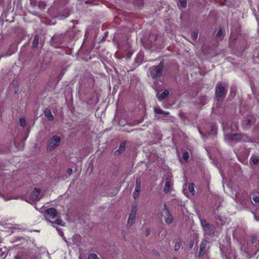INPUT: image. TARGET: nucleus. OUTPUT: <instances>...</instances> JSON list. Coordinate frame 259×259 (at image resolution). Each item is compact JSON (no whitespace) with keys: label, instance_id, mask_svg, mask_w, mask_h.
Masks as SVG:
<instances>
[{"label":"nucleus","instance_id":"obj_2","mask_svg":"<svg viewBox=\"0 0 259 259\" xmlns=\"http://www.w3.org/2000/svg\"><path fill=\"white\" fill-rule=\"evenodd\" d=\"M226 84L224 82H219L215 88V95L218 101L222 100L226 96L227 90L226 89Z\"/></svg>","mask_w":259,"mask_h":259},{"label":"nucleus","instance_id":"obj_31","mask_svg":"<svg viewBox=\"0 0 259 259\" xmlns=\"http://www.w3.org/2000/svg\"><path fill=\"white\" fill-rule=\"evenodd\" d=\"M222 32H222V28H220L217 33L216 36L218 37L221 36L222 35Z\"/></svg>","mask_w":259,"mask_h":259},{"label":"nucleus","instance_id":"obj_17","mask_svg":"<svg viewBox=\"0 0 259 259\" xmlns=\"http://www.w3.org/2000/svg\"><path fill=\"white\" fill-rule=\"evenodd\" d=\"M49 222L52 224L53 226L55 227L54 224H57L60 226H64L63 222L62 220L60 219H57L55 221L52 222L49 221Z\"/></svg>","mask_w":259,"mask_h":259},{"label":"nucleus","instance_id":"obj_22","mask_svg":"<svg viewBox=\"0 0 259 259\" xmlns=\"http://www.w3.org/2000/svg\"><path fill=\"white\" fill-rule=\"evenodd\" d=\"M19 125L20 126L24 127L26 125V120L24 118H20L19 119Z\"/></svg>","mask_w":259,"mask_h":259},{"label":"nucleus","instance_id":"obj_24","mask_svg":"<svg viewBox=\"0 0 259 259\" xmlns=\"http://www.w3.org/2000/svg\"><path fill=\"white\" fill-rule=\"evenodd\" d=\"M89 259H100L95 253H92L88 255Z\"/></svg>","mask_w":259,"mask_h":259},{"label":"nucleus","instance_id":"obj_9","mask_svg":"<svg viewBox=\"0 0 259 259\" xmlns=\"http://www.w3.org/2000/svg\"><path fill=\"white\" fill-rule=\"evenodd\" d=\"M207 242L206 241H203L200 245V250L198 253L199 256L201 257L203 255L204 253L205 252V250L207 247Z\"/></svg>","mask_w":259,"mask_h":259},{"label":"nucleus","instance_id":"obj_11","mask_svg":"<svg viewBox=\"0 0 259 259\" xmlns=\"http://www.w3.org/2000/svg\"><path fill=\"white\" fill-rule=\"evenodd\" d=\"M137 213L131 212L129 215L128 221H127V225L130 227L134 223L135 221V219L136 217Z\"/></svg>","mask_w":259,"mask_h":259},{"label":"nucleus","instance_id":"obj_5","mask_svg":"<svg viewBox=\"0 0 259 259\" xmlns=\"http://www.w3.org/2000/svg\"><path fill=\"white\" fill-rule=\"evenodd\" d=\"M40 192L41 190L39 188H35L31 192L30 195L28 198V200H27L26 201L30 203H32L39 201L40 199L39 197Z\"/></svg>","mask_w":259,"mask_h":259},{"label":"nucleus","instance_id":"obj_32","mask_svg":"<svg viewBox=\"0 0 259 259\" xmlns=\"http://www.w3.org/2000/svg\"><path fill=\"white\" fill-rule=\"evenodd\" d=\"M253 200L256 202L259 203V196H254L252 197Z\"/></svg>","mask_w":259,"mask_h":259},{"label":"nucleus","instance_id":"obj_40","mask_svg":"<svg viewBox=\"0 0 259 259\" xmlns=\"http://www.w3.org/2000/svg\"><path fill=\"white\" fill-rule=\"evenodd\" d=\"M153 253L155 254V255H159V253L158 252H157L156 251H153Z\"/></svg>","mask_w":259,"mask_h":259},{"label":"nucleus","instance_id":"obj_10","mask_svg":"<svg viewBox=\"0 0 259 259\" xmlns=\"http://www.w3.org/2000/svg\"><path fill=\"white\" fill-rule=\"evenodd\" d=\"M164 213L165 221L167 224H169L173 221V217L170 214L169 210H166V212H163Z\"/></svg>","mask_w":259,"mask_h":259},{"label":"nucleus","instance_id":"obj_27","mask_svg":"<svg viewBox=\"0 0 259 259\" xmlns=\"http://www.w3.org/2000/svg\"><path fill=\"white\" fill-rule=\"evenodd\" d=\"M154 110L156 114H162L163 113V110L160 108H154Z\"/></svg>","mask_w":259,"mask_h":259},{"label":"nucleus","instance_id":"obj_7","mask_svg":"<svg viewBox=\"0 0 259 259\" xmlns=\"http://www.w3.org/2000/svg\"><path fill=\"white\" fill-rule=\"evenodd\" d=\"M203 229L204 231L205 235L211 236L214 234V228L209 224H206L204 226V228Z\"/></svg>","mask_w":259,"mask_h":259},{"label":"nucleus","instance_id":"obj_35","mask_svg":"<svg viewBox=\"0 0 259 259\" xmlns=\"http://www.w3.org/2000/svg\"><path fill=\"white\" fill-rule=\"evenodd\" d=\"M251 123V119H247V122H246V125H247V126H249V125H250Z\"/></svg>","mask_w":259,"mask_h":259},{"label":"nucleus","instance_id":"obj_26","mask_svg":"<svg viewBox=\"0 0 259 259\" xmlns=\"http://www.w3.org/2000/svg\"><path fill=\"white\" fill-rule=\"evenodd\" d=\"M181 246V243L180 242H177L175 245V251H178Z\"/></svg>","mask_w":259,"mask_h":259},{"label":"nucleus","instance_id":"obj_8","mask_svg":"<svg viewBox=\"0 0 259 259\" xmlns=\"http://www.w3.org/2000/svg\"><path fill=\"white\" fill-rule=\"evenodd\" d=\"M171 186V179L167 177L165 179V184L163 188V191L165 193H168L169 192Z\"/></svg>","mask_w":259,"mask_h":259},{"label":"nucleus","instance_id":"obj_20","mask_svg":"<svg viewBox=\"0 0 259 259\" xmlns=\"http://www.w3.org/2000/svg\"><path fill=\"white\" fill-rule=\"evenodd\" d=\"M188 190L193 195L195 194V190L194 188V184L190 183L188 186Z\"/></svg>","mask_w":259,"mask_h":259},{"label":"nucleus","instance_id":"obj_39","mask_svg":"<svg viewBox=\"0 0 259 259\" xmlns=\"http://www.w3.org/2000/svg\"><path fill=\"white\" fill-rule=\"evenodd\" d=\"M14 259H21V256L19 255H17L15 256Z\"/></svg>","mask_w":259,"mask_h":259},{"label":"nucleus","instance_id":"obj_36","mask_svg":"<svg viewBox=\"0 0 259 259\" xmlns=\"http://www.w3.org/2000/svg\"><path fill=\"white\" fill-rule=\"evenodd\" d=\"M67 173L69 175L72 174V169L71 168H68V169H67Z\"/></svg>","mask_w":259,"mask_h":259},{"label":"nucleus","instance_id":"obj_44","mask_svg":"<svg viewBox=\"0 0 259 259\" xmlns=\"http://www.w3.org/2000/svg\"><path fill=\"white\" fill-rule=\"evenodd\" d=\"M173 259H177L176 257H174Z\"/></svg>","mask_w":259,"mask_h":259},{"label":"nucleus","instance_id":"obj_3","mask_svg":"<svg viewBox=\"0 0 259 259\" xmlns=\"http://www.w3.org/2000/svg\"><path fill=\"white\" fill-rule=\"evenodd\" d=\"M61 138L57 135L51 136L48 141L47 150L48 152H52L60 144Z\"/></svg>","mask_w":259,"mask_h":259},{"label":"nucleus","instance_id":"obj_29","mask_svg":"<svg viewBox=\"0 0 259 259\" xmlns=\"http://www.w3.org/2000/svg\"><path fill=\"white\" fill-rule=\"evenodd\" d=\"M198 33L197 31H194L192 34V37L193 39H196L198 37Z\"/></svg>","mask_w":259,"mask_h":259},{"label":"nucleus","instance_id":"obj_6","mask_svg":"<svg viewBox=\"0 0 259 259\" xmlns=\"http://www.w3.org/2000/svg\"><path fill=\"white\" fill-rule=\"evenodd\" d=\"M57 215V211L54 208H49L47 209L44 213V215L47 221L49 219H54Z\"/></svg>","mask_w":259,"mask_h":259},{"label":"nucleus","instance_id":"obj_14","mask_svg":"<svg viewBox=\"0 0 259 259\" xmlns=\"http://www.w3.org/2000/svg\"><path fill=\"white\" fill-rule=\"evenodd\" d=\"M45 114L49 121H53L54 120V116L50 110L48 111L46 110L45 112Z\"/></svg>","mask_w":259,"mask_h":259},{"label":"nucleus","instance_id":"obj_25","mask_svg":"<svg viewBox=\"0 0 259 259\" xmlns=\"http://www.w3.org/2000/svg\"><path fill=\"white\" fill-rule=\"evenodd\" d=\"M137 203L136 202L132 205V209L131 212L137 213Z\"/></svg>","mask_w":259,"mask_h":259},{"label":"nucleus","instance_id":"obj_30","mask_svg":"<svg viewBox=\"0 0 259 259\" xmlns=\"http://www.w3.org/2000/svg\"><path fill=\"white\" fill-rule=\"evenodd\" d=\"M141 179L140 178H137L136 181V186H139L141 188Z\"/></svg>","mask_w":259,"mask_h":259},{"label":"nucleus","instance_id":"obj_43","mask_svg":"<svg viewBox=\"0 0 259 259\" xmlns=\"http://www.w3.org/2000/svg\"><path fill=\"white\" fill-rule=\"evenodd\" d=\"M191 247H192V246H193V244H191Z\"/></svg>","mask_w":259,"mask_h":259},{"label":"nucleus","instance_id":"obj_16","mask_svg":"<svg viewBox=\"0 0 259 259\" xmlns=\"http://www.w3.org/2000/svg\"><path fill=\"white\" fill-rule=\"evenodd\" d=\"M250 161L254 165H257L259 163V157L257 156H252L250 159Z\"/></svg>","mask_w":259,"mask_h":259},{"label":"nucleus","instance_id":"obj_18","mask_svg":"<svg viewBox=\"0 0 259 259\" xmlns=\"http://www.w3.org/2000/svg\"><path fill=\"white\" fill-rule=\"evenodd\" d=\"M190 157V155L189 153L187 151H185L183 152L182 156V158L185 160L186 162L188 161V159Z\"/></svg>","mask_w":259,"mask_h":259},{"label":"nucleus","instance_id":"obj_21","mask_svg":"<svg viewBox=\"0 0 259 259\" xmlns=\"http://www.w3.org/2000/svg\"><path fill=\"white\" fill-rule=\"evenodd\" d=\"M125 143L124 142H122L120 144L119 148L118 149V151L119 152V153L122 152L124 151L125 149Z\"/></svg>","mask_w":259,"mask_h":259},{"label":"nucleus","instance_id":"obj_34","mask_svg":"<svg viewBox=\"0 0 259 259\" xmlns=\"http://www.w3.org/2000/svg\"><path fill=\"white\" fill-rule=\"evenodd\" d=\"M166 210H169V209L167 206V205L166 204H164L163 205V211H165L164 212H166Z\"/></svg>","mask_w":259,"mask_h":259},{"label":"nucleus","instance_id":"obj_37","mask_svg":"<svg viewBox=\"0 0 259 259\" xmlns=\"http://www.w3.org/2000/svg\"><path fill=\"white\" fill-rule=\"evenodd\" d=\"M169 114V113L168 112H166V111H163V113H162V114H164L165 116L168 115Z\"/></svg>","mask_w":259,"mask_h":259},{"label":"nucleus","instance_id":"obj_41","mask_svg":"<svg viewBox=\"0 0 259 259\" xmlns=\"http://www.w3.org/2000/svg\"><path fill=\"white\" fill-rule=\"evenodd\" d=\"M143 4H144V2H143V1H142V2H141V5H143Z\"/></svg>","mask_w":259,"mask_h":259},{"label":"nucleus","instance_id":"obj_23","mask_svg":"<svg viewBox=\"0 0 259 259\" xmlns=\"http://www.w3.org/2000/svg\"><path fill=\"white\" fill-rule=\"evenodd\" d=\"M180 6L182 8H185L187 6V1L186 0H179Z\"/></svg>","mask_w":259,"mask_h":259},{"label":"nucleus","instance_id":"obj_19","mask_svg":"<svg viewBox=\"0 0 259 259\" xmlns=\"http://www.w3.org/2000/svg\"><path fill=\"white\" fill-rule=\"evenodd\" d=\"M211 132L212 134L216 135L217 133V126L216 123H212L211 125Z\"/></svg>","mask_w":259,"mask_h":259},{"label":"nucleus","instance_id":"obj_42","mask_svg":"<svg viewBox=\"0 0 259 259\" xmlns=\"http://www.w3.org/2000/svg\"><path fill=\"white\" fill-rule=\"evenodd\" d=\"M191 247H192V246H193V244H191Z\"/></svg>","mask_w":259,"mask_h":259},{"label":"nucleus","instance_id":"obj_1","mask_svg":"<svg viewBox=\"0 0 259 259\" xmlns=\"http://www.w3.org/2000/svg\"><path fill=\"white\" fill-rule=\"evenodd\" d=\"M164 66V62L161 61L158 65L153 66L150 68V74L153 79L159 78L162 76Z\"/></svg>","mask_w":259,"mask_h":259},{"label":"nucleus","instance_id":"obj_12","mask_svg":"<svg viewBox=\"0 0 259 259\" xmlns=\"http://www.w3.org/2000/svg\"><path fill=\"white\" fill-rule=\"evenodd\" d=\"M169 94V92L168 90H165L161 94H157L158 99L159 101H161L163 99H165L168 96Z\"/></svg>","mask_w":259,"mask_h":259},{"label":"nucleus","instance_id":"obj_15","mask_svg":"<svg viewBox=\"0 0 259 259\" xmlns=\"http://www.w3.org/2000/svg\"><path fill=\"white\" fill-rule=\"evenodd\" d=\"M38 40H39V36L38 34H36L34 36L33 41L32 42V47L33 48H36L38 44Z\"/></svg>","mask_w":259,"mask_h":259},{"label":"nucleus","instance_id":"obj_4","mask_svg":"<svg viewBox=\"0 0 259 259\" xmlns=\"http://www.w3.org/2000/svg\"><path fill=\"white\" fill-rule=\"evenodd\" d=\"M227 139L231 141L249 142L250 141L249 138L246 135L242 133L229 134L227 135Z\"/></svg>","mask_w":259,"mask_h":259},{"label":"nucleus","instance_id":"obj_28","mask_svg":"<svg viewBox=\"0 0 259 259\" xmlns=\"http://www.w3.org/2000/svg\"><path fill=\"white\" fill-rule=\"evenodd\" d=\"M257 239V237L256 235H253L251 236V243L254 244Z\"/></svg>","mask_w":259,"mask_h":259},{"label":"nucleus","instance_id":"obj_13","mask_svg":"<svg viewBox=\"0 0 259 259\" xmlns=\"http://www.w3.org/2000/svg\"><path fill=\"white\" fill-rule=\"evenodd\" d=\"M140 191L141 188L139 186H135V189L133 194V197L135 199H136L139 197Z\"/></svg>","mask_w":259,"mask_h":259},{"label":"nucleus","instance_id":"obj_33","mask_svg":"<svg viewBox=\"0 0 259 259\" xmlns=\"http://www.w3.org/2000/svg\"><path fill=\"white\" fill-rule=\"evenodd\" d=\"M201 224L203 227V228H204V226L205 225V224H208V223L206 222V221L205 220H203L201 221Z\"/></svg>","mask_w":259,"mask_h":259},{"label":"nucleus","instance_id":"obj_38","mask_svg":"<svg viewBox=\"0 0 259 259\" xmlns=\"http://www.w3.org/2000/svg\"><path fill=\"white\" fill-rule=\"evenodd\" d=\"M150 231L149 229H147L146 231V236H148L150 234Z\"/></svg>","mask_w":259,"mask_h":259}]
</instances>
